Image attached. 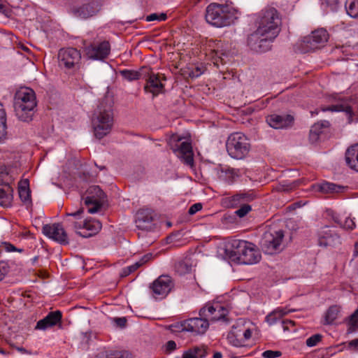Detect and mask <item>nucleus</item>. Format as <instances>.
Instances as JSON below:
<instances>
[{
    "label": "nucleus",
    "mask_w": 358,
    "mask_h": 358,
    "mask_svg": "<svg viewBox=\"0 0 358 358\" xmlns=\"http://www.w3.org/2000/svg\"><path fill=\"white\" fill-rule=\"evenodd\" d=\"M257 28L248 38L250 48L256 52H266L270 49L271 43L280 31L281 19L274 8L261 10L256 20Z\"/></svg>",
    "instance_id": "1"
},
{
    "label": "nucleus",
    "mask_w": 358,
    "mask_h": 358,
    "mask_svg": "<svg viewBox=\"0 0 358 358\" xmlns=\"http://www.w3.org/2000/svg\"><path fill=\"white\" fill-rule=\"evenodd\" d=\"M225 254L234 262L242 264H253L261 259V255L254 244L250 242L234 240L226 246Z\"/></svg>",
    "instance_id": "2"
},
{
    "label": "nucleus",
    "mask_w": 358,
    "mask_h": 358,
    "mask_svg": "<svg viewBox=\"0 0 358 358\" xmlns=\"http://www.w3.org/2000/svg\"><path fill=\"white\" fill-rule=\"evenodd\" d=\"M13 104L20 120L27 122L31 121L37 106L35 92L30 87H20L15 93Z\"/></svg>",
    "instance_id": "3"
},
{
    "label": "nucleus",
    "mask_w": 358,
    "mask_h": 358,
    "mask_svg": "<svg viewBox=\"0 0 358 358\" xmlns=\"http://www.w3.org/2000/svg\"><path fill=\"white\" fill-rule=\"evenodd\" d=\"M238 15V10L231 5L213 3L206 8V20L216 27H223L234 24Z\"/></svg>",
    "instance_id": "4"
},
{
    "label": "nucleus",
    "mask_w": 358,
    "mask_h": 358,
    "mask_svg": "<svg viewBox=\"0 0 358 358\" xmlns=\"http://www.w3.org/2000/svg\"><path fill=\"white\" fill-rule=\"evenodd\" d=\"M94 136L101 139L108 134L113 125V114L110 104L101 101L92 117Z\"/></svg>",
    "instance_id": "5"
},
{
    "label": "nucleus",
    "mask_w": 358,
    "mask_h": 358,
    "mask_svg": "<svg viewBox=\"0 0 358 358\" xmlns=\"http://www.w3.org/2000/svg\"><path fill=\"white\" fill-rule=\"evenodd\" d=\"M84 210L83 208L74 213H66V222L76 232L83 238H89L96 234L101 229L99 221L93 219L82 220Z\"/></svg>",
    "instance_id": "6"
},
{
    "label": "nucleus",
    "mask_w": 358,
    "mask_h": 358,
    "mask_svg": "<svg viewBox=\"0 0 358 358\" xmlns=\"http://www.w3.org/2000/svg\"><path fill=\"white\" fill-rule=\"evenodd\" d=\"M227 150L234 159H242L249 152L250 145L248 138L242 133L231 134L227 141Z\"/></svg>",
    "instance_id": "7"
},
{
    "label": "nucleus",
    "mask_w": 358,
    "mask_h": 358,
    "mask_svg": "<svg viewBox=\"0 0 358 358\" xmlns=\"http://www.w3.org/2000/svg\"><path fill=\"white\" fill-rule=\"evenodd\" d=\"M182 139L183 138L178 135L173 134L169 138V145L176 155L183 163L192 167L194 165L192 145L187 141H182Z\"/></svg>",
    "instance_id": "8"
},
{
    "label": "nucleus",
    "mask_w": 358,
    "mask_h": 358,
    "mask_svg": "<svg viewBox=\"0 0 358 358\" xmlns=\"http://www.w3.org/2000/svg\"><path fill=\"white\" fill-rule=\"evenodd\" d=\"M284 233L282 230L266 231L261 240L263 251L268 255H273L282 250Z\"/></svg>",
    "instance_id": "9"
},
{
    "label": "nucleus",
    "mask_w": 358,
    "mask_h": 358,
    "mask_svg": "<svg viewBox=\"0 0 358 358\" xmlns=\"http://www.w3.org/2000/svg\"><path fill=\"white\" fill-rule=\"evenodd\" d=\"M81 59L80 52L76 48L61 49L58 53L59 66L65 70L73 69Z\"/></svg>",
    "instance_id": "10"
},
{
    "label": "nucleus",
    "mask_w": 358,
    "mask_h": 358,
    "mask_svg": "<svg viewBox=\"0 0 358 358\" xmlns=\"http://www.w3.org/2000/svg\"><path fill=\"white\" fill-rule=\"evenodd\" d=\"M101 9L98 0H84L80 6L72 8V13L80 19H87L96 15Z\"/></svg>",
    "instance_id": "11"
},
{
    "label": "nucleus",
    "mask_w": 358,
    "mask_h": 358,
    "mask_svg": "<svg viewBox=\"0 0 358 358\" xmlns=\"http://www.w3.org/2000/svg\"><path fill=\"white\" fill-rule=\"evenodd\" d=\"M145 80L146 84L144 86V90L146 93H151L155 97L164 92V81L166 80V77L164 75L150 71L148 73Z\"/></svg>",
    "instance_id": "12"
},
{
    "label": "nucleus",
    "mask_w": 358,
    "mask_h": 358,
    "mask_svg": "<svg viewBox=\"0 0 358 358\" xmlns=\"http://www.w3.org/2000/svg\"><path fill=\"white\" fill-rule=\"evenodd\" d=\"M228 313V310L221 303L216 302L207 304L199 311L200 317H203L209 322H215L223 319Z\"/></svg>",
    "instance_id": "13"
},
{
    "label": "nucleus",
    "mask_w": 358,
    "mask_h": 358,
    "mask_svg": "<svg viewBox=\"0 0 358 358\" xmlns=\"http://www.w3.org/2000/svg\"><path fill=\"white\" fill-rule=\"evenodd\" d=\"M88 196L85 203L88 207V213H95L100 208L104 199L105 194L99 186H92L87 190Z\"/></svg>",
    "instance_id": "14"
},
{
    "label": "nucleus",
    "mask_w": 358,
    "mask_h": 358,
    "mask_svg": "<svg viewBox=\"0 0 358 358\" xmlns=\"http://www.w3.org/2000/svg\"><path fill=\"white\" fill-rule=\"evenodd\" d=\"M43 234L49 238L61 244H68L69 238L63 226L59 223L45 224L43 227Z\"/></svg>",
    "instance_id": "15"
},
{
    "label": "nucleus",
    "mask_w": 358,
    "mask_h": 358,
    "mask_svg": "<svg viewBox=\"0 0 358 358\" xmlns=\"http://www.w3.org/2000/svg\"><path fill=\"white\" fill-rule=\"evenodd\" d=\"M173 287L172 279L169 275H161L155 280L150 288L155 298L165 297Z\"/></svg>",
    "instance_id": "16"
},
{
    "label": "nucleus",
    "mask_w": 358,
    "mask_h": 358,
    "mask_svg": "<svg viewBox=\"0 0 358 358\" xmlns=\"http://www.w3.org/2000/svg\"><path fill=\"white\" fill-rule=\"evenodd\" d=\"M110 51V43L106 41L99 43H94L85 48L87 57L94 60H103L108 56Z\"/></svg>",
    "instance_id": "17"
},
{
    "label": "nucleus",
    "mask_w": 358,
    "mask_h": 358,
    "mask_svg": "<svg viewBox=\"0 0 358 358\" xmlns=\"http://www.w3.org/2000/svg\"><path fill=\"white\" fill-rule=\"evenodd\" d=\"M318 243L323 247H334L341 243L340 237L334 229L324 226L318 231Z\"/></svg>",
    "instance_id": "18"
},
{
    "label": "nucleus",
    "mask_w": 358,
    "mask_h": 358,
    "mask_svg": "<svg viewBox=\"0 0 358 358\" xmlns=\"http://www.w3.org/2000/svg\"><path fill=\"white\" fill-rule=\"evenodd\" d=\"M182 327L185 331H190L195 334H203L208 329L209 323L206 317H194L185 320Z\"/></svg>",
    "instance_id": "19"
},
{
    "label": "nucleus",
    "mask_w": 358,
    "mask_h": 358,
    "mask_svg": "<svg viewBox=\"0 0 358 358\" xmlns=\"http://www.w3.org/2000/svg\"><path fill=\"white\" fill-rule=\"evenodd\" d=\"M328 38L329 34L327 30L321 28L313 31L308 37L306 38L304 42L307 43V48L315 50L327 43Z\"/></svg>",
    "instance_id": "20"
},
{
    "label": "nucleus",
    "mask_w": 358,
    "mask_h": 358,
    "mask_svg": "<svg viewBox=\"0 0 358 358\" xmlns=\"http://www.w3.org/2000/svg\"><path fill=\"white\" fill-rule=\"evenodd\" d=\"M294 118L290 115H280L273 114L266 117V122L273 129H284L291 126Z\"/></svg>",
    "instance_id": "21"
},
{
    "label": "nucleus",
    "mask_w": 358,
    "mask_h": 358,
    "mask_svg": "<svg viewBox=\"0 0 358 358\" xmlns=\"http://www.w3.org/2000/svg\"><path fill=\"white\" fill-rule=\"evenodd\" d=\"M62 317V312L59 310L50 312L43 319L38 321L35 329L45 330L48 328L52 327L61 322Z\"/></svg>",
    "instance_id": "22"
},
{
    "label": "nucleus",
    "mask_w": 358,
    "mask_h": 358,
    "mask_svg": "<svg viewBox=\"0 0 358 358\" xmlns=\"http://www.w3.org/2000/svg\"><path fill=\"white\" fill-rule=\"evenodd\" d=\"M322 111H331V112H345L348 115V123L358 122V114L352 112L351 107L345 102L342 101L341 103L332 105L327 108H323Z\"/></svg>",
    "instance_id": "23"
},
{
    "label": "nucleus",
    "mask_w": 358,
    "mask_h": 358,
    "mask_svg": "<svg viewBox=\"0 0 358 358\" xmlns=\"http://www.w3.org/2000/svg\"><path fill=\"white\" fill-rule=\"evenodd\" d=\"M255 197V194L251 192H243L227 198L226 201L229 207L235 208L252 201Z\"/></svg>",
    "instance_id": "24"
},
{
    "label": "nucleus",
    "mask_w": 358,
    "mask_h": 358,
    "mask_svg": "<svg viewBox=\"0 0 358 358\" xmlns=\"http://www.w3.org/2000/svg\"><path fill=\"white\" fill-rule=\"evenodd\" d=\"M218 178L229 185L233 184L240 176L237 169L221 167L217 169Z\"/></svg>",
    "instance_id": "25"
},
{
    "label": "nucleus",
    "mask_w": 358,
    "mask_h": 358,
    "mask_svg": "<svg viewBox=\"0 0 358 358\" xmlns=\"http://www.w3.org/2000/svg\"><path fill=\"white\" fill-rule=\"evenodd\" d=\"M345 162L351 169L358 172V144L352 145L346 150Z\"/></svg>",
    "instance_id": "26"
},
{
    "label": "nucleus",
    "mask_w": 358,
    "mask_h": 358,
    "mask_svg": "<svg viewBox=\"0 0 358 358\" xmlns=\"http://www.w3.org/2000/svg\"><path fill=\"white\" fill-rule=\"evenodd\" d=\"M18 193L21 201L25 204H30L31 191L29 189V182L28 179H24L19 182Z\"/></svg>",
    "instance_id": "27"
},
{
    "label": "nucleus",
    "mask_w": 358,
    "mask_h": 358,
    "mask_svg": "<svg viewBox=\"0 0 358 358\" xmlns=\"http://www.w3.org/2000/svg\"><path fill=\"white\" fill-rule=\"evenodd\" d=\"M152 257V255L151 253H148L145 255H143L141 259L136 262L132 265L128 266L121 271L120 276L121 277H126L131 274V273L134 272L136 269H138L139 267L143 266L144 264L148 262L151 259Z\"/></svg>",
    "instance_id": "28"
},
{
    "label": "nucleus",
    "mask_w": 358,
    "mask_h": 358,
    "mask_svg": "<svg viewBox=\"0 0 358 358\" xmlns=\"http://www.w3.org/2000/svg\"><path fill=\"white\" fill-rule=\"evenodd\" d=\"M330 125L329 122L327 120H324L320 122H317L313 124L310 130L309 140L312 143H316L320 138L322 129L323 128L329 127Z\"/></svg>",
    "instance_id": "29"
},
{
    "label": "nucleus",
    "mask_w": 358,
    "mask_h": 358,
    "mask_svg": "<svg viewBox=\"0 0 358 358\" xmlns=\"http://www.w3.org/2000/svg\"><path fill=\"white\" fill-rule=\"evenodd\" d=\"M228 341L235 347L243 345L242 335L239 326H234L231 331L227 335Z\"/></svg>",
    "instance_id": "30"
},
{
    "label": "nucleus",
    "mask_w": 358,
    "mask_h": 358,
    "mask_svg": "<svg viewBox=\"0 0 358 358\" xmlns=\"http://www.w3.org/2000/svg\"><path fill=\"white\" fill-rule=\"evenodd\" d=\"M13 189L9 185L0 187V206L8 207L13 199Z\"/></svg>",
    "instance_id": "31"
},
{
    "label": "nucleus",
    "mask_w": 358,
    "mask_h": 358,
    "mask_svg": "<svg viewBox=\"0 0 358 358\" xmlns=\"http://www.w3.org/2000/svg\"><path fill=\"white\" fill-rule=\"evenodd\" d=\"M289 310L284 308H277L266 317V321L269 325L274 324L282 316L287 314Z\"/></svg>",
    "instance_id": "32"
},
{
    "label": "nucleus",
    "mask_w": 358,
    "mask_h": 358,
    "mask_svg": "<svg viewBox=\"0 0 358 358\" xmlns=\"http://www.w3.org/2000/svg\"><path fill=\"white\" fill-rule=\"evenodd\" d=\"M340 313V307L332 306L329 308L324 315V324H331L337 318Z\"/></svg>",
    "instance_id": "33"
},
{
    "label": "nucleus",
    "mask_w": 358,
    "mask_h": 358,
    "mask_svg": "<svg viewBox=\"0 0 358 358\" xmlns=\"http://www.w3.org/2000/svg\"><path fill=\"white\" fill-rule=\"evenodd\" d=\"M345 321L348 325V334L355 331L358 324V308L350 316L346 318Z\"/></svg>",
    "instance_id": "34"
},
{
    "label": "nucleus",
    "mask_w": 358,
    "mask_h": 358,
    "mask_svg": "<svg viewBox=\"0 0 358 358\" xmlns=\"http://www.w3.org/2000/svg\"><path fill=\"white\" fill-rule=\"evenodd\" d=\"M345 10L351 17H358V0H346Z\"/></svg>",
    "instance_id": "35"
},
{
    "label": "nucleus",
    "mask_w": 358,
    "mask_h": 358,
    "mask_svg": "<svg viewBox=\"0 0 358 358\" xmlns=\"http://www.w3.org/2000/svg\"><path fill=\"white\" fill-rule=\"evenodd\" d=\"M152 216L145 214V212L144 210L138 212L136 220L138 227L145 228L146 226H145L144 224H150L152 222Z\"/></svg>",
    "instance_id": "36"
},
{
    "label": "nucleus",
    "mask_w": 358,
    "mask_h": 358,
    "mask_svg": "<svg viewBox=\"0 0 358 358\" xmlns=\"http://www.w3.org/2000/svg\"><path fill=\"white\" fill-rule=\"evenodd\" d=\"M317 187L319 190L324 193L338 192L341 189V187L328 182H322Z\"/></svg>",
    "instance_id": "37"
},
{
    "label": "nucleus",
    "mask_w": 358,
    "mask_h": 358,
    "mask_svg": "<svg viewBox=\"0 0 358 358\" xmlns=\"http://www.w3.org/2000/svg\"><path fill=\"white\" fill-rule=\"evenodd\" d=\"M193 358H204L206 356V348L203 346H196L187 350Z\"/></svg>",
    "instance_id": "38"
},
{
    "label": "nucleus",
    "mask_w": 358,
    "mask_h": 358,
    "mask_svg": "<svg viewBox=\"0 0 358 358\" xmlns=\"http://www.w3.org/2000/svg\"><path fill=\"white\" fill-rule=\"evenodd\" d=\"M123 78L128 81H133L140 78V73L131 70H123L120 71Z\"/></svg>",
    "instance_id": "39"
},
{
    "label": "nucleus",
    "mask_w": 358,
    "mask_h": 358,
    "mask_svg": "<svg viewBox=\"0 0 358 358\" xmlns=\"http://www.w3.org/2000/svg\"><path fill=\"white\" fill-rule=\"evenodd\" d=\"M333 219L334 221L341 225V227L346 229H353L355 227V223L354 220L350 217H346L344 223H342L338 219L337 216H333Z\"/></svg>",
    "instance_id": "40"
},
{
    "label": "nucleus",
    "mask_w": 358,
    "mask_h": 358,
    "mask_svg": "<svg viewBox=\"0 0 358 358\" xmlns=\"http://www.w3.org/2000/svg\"><path fill=\"white\" fill-rule=\"evenodd\" d=\"M203 73V71L199 67L195 68H187V70H185L183 74L185 76L195 78L199 77Z\"/></svg>",
    "instance_id": "41"
},
{
    "label": "nucleus",
    "mask_w": 358,
    "mask_h": 358,
    "mask_svg": "<svg viewBox=\"0 0 358 358\" xmlns=\"http://www.w3.org/2000/svg\"><path fill=\"white\" fill-rule=\"evenodd\" d=\"M0 249L1 251H5L7 252H22L24 250L22 248H17L13 244L8 243V242H3L0 245Z\"/></svg>",
    "instance_id": "42"
},
{
    "label": "nucleus",
    "mask_w": 358,
    "mask_h": 358,
    "mask_svg": "<svg viewBox=\"0 0 358 358\" xmlns=\"http://www.w3.org/2000/svg\"><path fill=\"white\" fill-rule=\"evenodd\" d=\"M240 206L241 208L235 212L239 217H243L252 210L251 206L248 203Z\"/></svg>",
    "instance_id": "43"
},
{
    "label": "nucleus",
    "mask_w": 358,
    "mask_h": 358,
    "mask_svg": "<svg viewBox=\"0 0 358 358\" xmlns=\"http://www.w3.org/2000/svg\"><path fill=\"white\" fill-rule=\"evenodd\" d=\"M166 15L165 13H152L146 17L147 22H151L154 20L164 21L166 20Z\"/></svg>",
    "instance_id": "44"
},
{
    "label": "nucleus",
    "mask_w": 358,
    "mask_h": 358,
    "mask_svg": "<svg viewBox=\"0 0 358 358\" xmlns=\"http://www.w3.org/2000/svg\"><path fill=\"white\" fill-rule=\"evenodd\" d=\"M321 339L322 336L320 334L313 335L306 340V345L308 347L315 346L321 341Z\"/></svg>",
    "instance_id": "45"
},
{
    "label": "nucleus",
    "mask_w": 358,
    "mask_h": 358,
    "mask_svg": "<svg viewBox=\"0 0 358 358\" xmlns=\"http://www.w3.org/2000/svg\"><path fill=\"white\" fill-rule=\"evenodd\" d=\"M338 3V0H324L322 4L328 7L331 10L334 11L337 9Z\"/></svg>",
    "instance_id": "46"
},
{
    "label": "nucleus",
    "mask_w": 358,
    "mask_h": 358,
    "mask_svg": "<svg viewBox=\"0 0 358 358\" xmlns=\"http://www.w3.org/2000/svg\"><path fill=\"white\" fill-rule=\"evenodd\" d=\"M239 327H240V331H241V333L242 335L243 341L244 343L246 341H248V339H250L251 338L252 331L248 328L245 329L242 326H240Z\"/></svg>",
    "instance_id": "47"
},
{
    "label": "nucleus",
    "mask_w": 358,
    "mask_h": 358,
    "mask_svg": "<svg viewBox=\"0 0 358 358\" xmlns=\"http://www.w3.org/2000/svg\"><path fill=\"white\" fill-rule=\"evenodd\" d=\"M282 352L280 351L266 350L262 353L264 358H276L280 357Z\"/></svg>",
    "instance_id": "48"
},
{
    "label": "nucleus",
    "mask_w": 358,
    "mask_h": 358,
    "mask_svg": "<svg viewBox=\"0 0 358 358\" xmlns=\"http://www.w3.org/2000/svg\"><path fill=\"white\" fill-rule=\"evenodd\" d=\"M6 136V122H0V143L4 141Z\"/></svg>",
    "instance_id": "49"
},
{
    "label": "nucleus",
    "mask_w": 358,
    "mask_h": 358,
    "mask_svg": "<svg viewBox=\"0 0 358 358\" xmlns=\"http://www.w3.org/2000/svg\"><path fill=\"white\" fill-rule=\"evenodd\" d=\"M0 13L4 15L6 17H10L11 16V10L7 6L0 1Z\"/></svg>",
    "instance_id": "50"
},
{
    "label": "nucleus",
    "mask_w": 358,
    "mask_h": 358,
    "mask_svg": "<svg viewBox=\"0 0 358 358\" xmlns=\"http://www.w3.org/2000/svg\"><path fill=\"white\" fill-rule=\"evenodd\" d=\"M8 272V266L7 263L0 262V280H1L4 275Z\"/></svg>",
    "instance_id": "51"
},
{
    "label": "nucleus",
    "mask_w": 358,
    "mask_h": 358,
    "mask_svg": "<svg viewBox=\"0 0 358 358\" xmlns=\"http://www.w3.org/2000/svg\"><path fill=\"white\" fill-rule=\"evenodd\" d=\"M202 208V204L200 203H194L189 208V210H188V213L189 215H194L196 213H197L198 211L201 210Z\"/></svg>",
    "instance_id": "52"
},
{
    "label": "nucleus",
    "mask_w": 358,
    "mask_h": 358,
    "mask_svg": "<svg viewBox=\"0 0 358 358\" xmlns=\"http://www.w3.org/2000/svg\"><path fill=\"white\" fill-rule=\"evenodd\" d=\"M107 358H131V355L127 352H120L113 354L110 357H108Z\"/></svg>",
    "instance_id": "53"
},
{
    "label": "nucleus",
    "mask_w": 358,
    "mask_h": 358,
    "mask_svg": "<svg viewBox=\"0 0 358 358\" xmlns=\"http://www.w3.org/2000/svg\"><path fill=\"white\" fill-rule=\"evenodd\" d=\"M165 348L167 352H171L176 349V343L173 341H169L166 343Z\"/></svg>",
    "instance_id": "54"
},
{
    "label": "nucleus",
    "mask_w": 358,
    "mask_h": 358,
    "mask_svg": "<svg viewBox=\"0 0 358 358\" xmlns=\"http://www.w3.org/2000/svg\"><path fill=\"white\" fill-rule=\"evenodd\" d=\"M117 326L124 327L126 325L127 320L125 317H116L113 320Z\"/></svg>",
    "instance_id": "55"
},
{
    "label": "nucleus",
    "mask_w": 358,
    "mask_h": 358,
    "mask_svg": "<svg viewBox=\"0 0 358 358\" xmlns=\"http://www.w3.org/2000/svg\"><path fill=\"white\" fill-rule=\"evenodd\" d=\"M0 122H6V114L3 104L0 102Z\"/></svg>",
    "instance_id": "56"
},
{
    "label": "nucleus",
    "mask_w": 358,
    "mask_h": 358,
    "mask_svg": "<svg viewBox=\"0 0 358 358\" xmlns=\"http://www.w3.org/2000/svg\"><path fill=\"white\" fill-rule=\"evenodd\" d=\"M348 347L355 350H358V338L354 339L348 342Z\"/></svg>",
    "instance_id": "57"
},
{
    "label": "nucleus",
    "mask_w": 358,
    "mask_h": 358,
    "mask_svg": "<svg viewBox=\"0 0 358 358\" xmlns=\"http://www.w3.org/2000/svg\"><path fill=\"white\" fill-rule=\"evenodd\" d=\"M210 51L212 52V57L213 58H218L222 59V56L224 55V53L221 52L219 50L215 49H211Z\"/></svg>",
    "instance_id": "58"
},
{
    "label": "nucleus",
    "mask_w": 358,
    "mask_h": 358,
    "mask_svg": "<svg viewBox=\"0 0 358 358\" xmlns=\"http://www.w3.org/2000/svg\"><path fill=\"white\" fill-rule=\"evenodd\" d=\"M282 324H283V329H284V330H287L288 327L286 326V324H289L293 325L294 324V322L293 321H292V320H286V321H283Z\"/></svg>",
    "instance_id": "59"
},
{
    "label": "nucleus",
    "mask_w": 358,
    "mask_h": 358,
    "mask_svg": "<svg viewBox=\"0 0 358 358\" xmlns=\"http://www.w3.org/2000/svg\"><path fill=\"white\" fill-rule=\"evenodd\" d=\"M222 355L220 352H216L213 355V358H222Z\"/></svg>",
    "instance_id": "60"
},
{
    "label": "nucleus",
    "mask_w": 358,
    "mask_h": 358,
    "mask_svg": "<svg viewBox=\"0 0 358 358\" xmlns=\"http://www.w3.org/2000/svg\"><path fill=\"white\" fill-rule=\"evenodd\" d=\"M37 259V257H35L34 259H33V262H35Z\"/></svg>",
    "instance_id": "61"
},
{
    "label": "nucleus",
    "mask_w": 358,
    "mask_h": 358,
    "mask_svg": "<svg viewBox=\"0 0 358 358\" xmlns=\"http://www.w3.org/2000/svg\"><path fill=\"white\" fill-rule=\"evenodd\" d=\"M0 353L5 354V352L3 350H0Z\"/></svg>",
    "instance_id": "62"
},
{
    "label": "nucleus",
    "mask_w": 358,
    "mask_h": 358,
    "mask_svg": "<svg viewBox=\"0 0 358 358\" xmlns=\"http://www.w3.org/2000/svg\"><path fill=\"white\" fill-rule=\"evenodd\" d=\"M99 169H100V170H103V169H104V166H100Z\"/></svg>",
    "instance_id": "63"
},
{
    "label": "nucleus",
    "mask_w": 358,
    "mask_h": 358,
    "mask_svg": "<svg viewBox=\"0 0 358 358\" xmlns=\"http://www.w3.org/2000/svg\"><path fill=\"white\" fill-rule=\"evenodd\" d=\"M355 247H356V249L358 250V244L357 243L355 245Z\"/></svg>",
    "instance_id": "64"
}]
</instances>
